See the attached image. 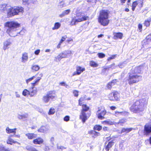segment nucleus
Here are the masks:
<instances>
[{
	"label": "nucleus",
	"instance_id": "obj_1",
	"mask_svg": "<svg viewBox=\"0 0 151 151\" xmlns=\"http://www.w3.org/2000/svg\"><path fill=\"white\" fill-rule=\"evenodd\" d=\"M3 11L5 13L7 14L8 17H10L22 15L24 12V9L21 6H15L13 7L8 6L4 8Z\"/></svg>",
	"mask_w": 151,
	"mask_h": 151
},
{
	"label": "nucleus",
	"instance_id": "obj_2",
	"mask_svg": "<svg viewBox=\"0 0 151 151\" xmlns=\"http://www.w3.org/2000/svg\"><path fill=\"white\" fill-rule=\"evenodd\" d=\"M147 103V101L145 99L136 101L131 107L130 109L134 113H139L143 111Z\"/></svg>",
	"mask_w": 151,
	"mask_h": 151
},
{
	"label": "nucleus",
	"instance_id": "obj_3",
	"mask_svg": "<svg viewBox=\"0 0 151 151\" xmlns=\"http://www.w3.org/2000/svg\"><path fill=\"white\" fill-rule=\"evenodd\" d=\"M20 24L17 22L14 21L8 22L5 24V26L7 28L6 32L9 35L12 37H14L17 35L13 34L17 30V29L20 26Z\"/></svg>",
	"mask_w": 151,
	"mask_h": 151
},
{
	"label": "nucleus",
	"instance_id": "obj_4",
	"mask_svg": "<svg viewBox=\"0 0 151 151\" xmlns=\"http://www.w3.org/2000/svg\"><path fill=\"white\" fill-rule=\"evenodd\" d=\"M43 75V74L42 73L40 72L37 73L35 75V76L37 77V78L33 83H31V87L29 88L30 91V96H33L36 94L37 92V89L36 88H35V87L38 84Z\"/></svg>",
	"mask_w": 151,
	"mask_h": 151
},
{
	"label": "nucleus",
	"instance_id": "obj_5",
	"mask_svg": "<svg viewBox=\"0 0 151 151\" xmlns=\"http://www.w3.org/2000/svg\"><path fill=\"white\" fill-rule=\"evenodd\" d=\"M109 14L107 10H104L100 12L98 18V21L101 25L106 26L109 24Z\"/></svg>",
	"mask_w": 151,
	"mask_h": 151
},
{
	"label": "nucleus",
	"instance_id": "obj_6",
	"mask_svg": "<svg viewBox=\"0 0 151 151\" xmlns=\"http://www.w3.org/2000/svg\"><path fill=\"white\" fill-rule=\"evenodd\" d=\"M88 17L83 13H77L76 16L72 18L70 24L71 25H75L77 23L87 20Z\"/></svg>",
	"mask_w": 151,
	"mask_h": 151
},
{
	"label": "nucleus",
	"instance_id": "obj_7",
	"mask_svg": "<svg viewBox=\"0 0 151 151\" xmlns=\"http://www.w3.org/2000/svg\"><path fill=\"white\" fill-rule=\"evenodd\" d=\"M81 106H82V110L80 116V118L82 120V122L84 123L90 116L89 114H86L85 112L89 110V108L86 104H83Z\"/></svg>",
	"mask_w": 151,
	"mask_h": 151
},
{
	"label": "nucleus",
	"instance_id": "obj_8",
	"mask_svg": "<svg viewBox=\"0 0 151 151\" xmlns=\"http://www.w3.org/2000/svg\"><path fill=\"white\" fill-rule=\"evenodd\" d=\"M141 77L139 75L130 74L128 79V83L131 85L137 83L141 79Z\"/></svg>",
	"mask_w": 151,
	"mask_h": 151
},
{
	"label": "nucleus",
	"instance_id": "obj_9",
	"mask_svg": "<svg viewBox=\"0 0 151 151\" xmlns=\"http://www.w3.org/2000/svg\"><path fill=\"white\" fill-rule=\"evenodd\" d=\"M106 113V111L101 106L98 108L96 114L99 119H102L104 118V116Z\"/></svg>",
	"mask_w": 151,
	"mask_h": 151
},
{
	"label": "nucleus",
	"instance_id": "obj_10",
	"mask_svg": "<svg viewBox=\"0 0 151 151\" xmlns=\"http://www.w3.org/2000/svg\"><path fill=\"white\" fill-rule=\"evenodd\" d=\"M143 1L142 0H138L133 2L132 6V10L134 11L137 6L139 8H141L143 6Z\"/></svg>",
	"mask_w": 151,
	"mask_h": 151
},
{
	"label": "nucleus",
	"instance_id": "obj_11",
	"mask_svg": "<svg viewBox=\"0 0 151 151\" xmlns=\"http://www.w3.org/2000/svg\"><path fill=\"white\" fill-rule=\"evenodd\" d=\"M119 95L116 92L110 93L108 96L109 100L111 101H118L119 100Z\"/></svg>",
	"mask_w": 151,
	"mask_h": 151
},
{
	"label": "nucleus",
	"instance_id": "obj_12",
	"mask_svg": "<svg viewBox=\"0 0 151 151\" xmlns=\"http://www.w3.org/2000/svg\"><path fill=\"white\" fill-rule=\"evenodd\" d=\"M151 133V123L147 124L144 127V134L147 136Z\"/></svg>",
	"mask_w": 151,
	"mask_h": 151
},
{
	"label": "nucleus",
	"instance_id": "obj_13",
	"mask_svg": "<svg viewBox=\"0 0 151 151\" xmlns=\"http://www.w3.org/2000/svg\"><path fill=\"white\" fill-rule=\"evenodd\" d=\"M85 69L84 68H82L80 66H77L76 68V71L73 73V76H74L76 75H79L82 73L84 71Z\"/></svg>",
	"mask_w": 151,
	"mask_h": 151
},
{
	"label": "nucleus",
	"instance_id": "obj_14",
	"mask_svg": "<svg viewBox=\"0 0 151 151\" xmlns=\"http://www.w3.org/2000/svg\"><path fill=\"white\" fill-rule=\"evenodd\" d=\"M13 136H14V135H10L8 137V139L6 140L7 144L11 145H12L13 143H17L20 145V143L14 140L13 139L11 138V137H13Z\"/></svg>",
	"mask_w": 151,
	"mask_h": 151
},
{
	"label": "nucleus",
	"instance_id": "obj_15",
	"mask_svg": "<svg viewBox=\"0 0 151 151\" xmlns=\"http://www.w3.org/2000/svg\"><path fill=\"white\" fill-rule=\"evenodd\" d=\"M141 67H135L134 68H133L131 71V74L134 75L137 74L139 75L141 72Z\"/></svg>",
	"mask_w": 151,
	"mask_h": 151
},
{
	"label": "nucleus",
	"instance_id": "obj_16",
	"mask_svg": "<svg viewBox=\"0 0 151 151\" xmlns=\"http://www.w3.org/2000/svg\"><path fill=\"white\" fill-rule=\"evenodd\" d=\"M28 54L25 52L22 53L21 58V62L23 63H26L28 60Z\"/></svg>",
	"mask_w": 151,
	"mask_h": 151
},
{
	"label": "nucleus",
	"instance_id": "obj_17",
	"mask_svg": "<svg viewBox=\"0 0 151 151\" xmlns=\"http://www.w3.org/2000/svg\"><path fill=\"white\" fill-rule=\"evenodd\" d=\"M28 117L27 113H24L23 114H18L17 116L18 119L20 120L25 121Z\"/></svg>",
	"mask_w": 151,
	"mask_h": 151
},
{
	"label": "nucleus",
	"instance_id": "obj_18",
	"mask_svg": "<svg viewBox=\"0 0 151 151\" xmlns=\"http://www.w3.org/2000/svg\"><path fill=\"white\" fill-rule=\"evenodd\" d=\"M63 58H65L69 56H70L72 54V51L69 50H65L63 52L61 53Z\"/></svg>",
	"mask_w": 151,
	"mask_h": 151
},
{
	"label": "nucleus",
	"instance_id": "obj_19",
	"mask_svg": "<svg viewBox=\"0 0 151 151\" xmlns=\"http://www.w3.org/2000/svg\"><path fill=\"white\" fill-rule=\"evenodd\" d=\"M43 139L40 137L34 139L33 141V143L35 144L40 145L43 143Z\"/></svg>",
	"mask_w": 151,
	"mask_h": 151
},
{
	"label": "nucleus",
	"instance_id": "obj_20",
	"mask_svg": "<svg viewBox=\"0 0 151 151\" xmlns=\"http://www.w3.org/2000/svg\"><path fill=\"white\" fill-rule=\"evenodd\" d=\"M50 99H53L56 97L55 92L54 91H50L49 92L47 95Z\"/></svg>",
	"mask_w": 151,
	"mask_h": 151
},
{
	"label": "nucleus",
	"instance_id": "obj_21",
	"mask_svg": "<svg viewBox=\"0 0 151 151\" xmlns=\"http://www.w3.org/2000/svg\"><path fill=\"white\" fill-rule=\"evenodd\" d=\"M113 38L115 40L118 39H122L123 36V34L121 33H113Z\"/></svg>",
	"mask_w": 151,
	"mask_h": 151
},
{
	"label": "nucleus",
	"instance_id": "obj_22",
	"mask_svg": "<svg viewBox=\"0 0 151 151\" xmlns=\"http://www.w3.org/2000/svg\"><path fill=\"white\" fill-rule=\"evenodd\" d=\"M25 135L29 139H32L35 138L37 136L36 134L32 133H28L26 134Z\"/></svg>",
	"mask_w": 151,
	"mask_h": 151
},
{
	"label": "nucleus",
	"instance_id": "obj_23",
	"mask_svg": "<svg viewBox=\"0 0 151 151\" xmlns=\"http://www.w3.org/2000/svg\"><path fill=\"white\" fill-rule=\"evenodd\" d=\"M102 123L104 125H112L115 124L116 122L114 121H112L110 120H108L102 122Z\"/></svg>",
	"mask_w": 151,
	"mask_h": 151
},
{
	"label": "nucleus",
	"instance_id": "obj_24",
	"mask_svg": "<svg viewBox=\"0 0 151 151\" xmlns=\"http://www.w3.org/2000/svg\"><path fill=\"white\" fill-rule=\"evenodd\" d=\"M114 142L113 141L109 142L108 144L105 147V150L106 151H109V150L113 145Z\"/></svg>",
	"mask_w": 151,
	"mask_h": 151
},
{
	"label": "nucleus",
	"instance_id": "obj_25",
	"mask_svg": "<svg viewBox=\"0 0 151 151\" xmlns=\"http://www.w3.org/2000/svg\"><path fill=\"white\" fill-rule=\"evenodd\" d=\"M17 129L14 128V129H10L9 127L6 128V132L8 134H10L13 133L15 134L16 132Z\"/></svg>",
	"mask_w": 151,
	"mask_h": 151
},
{
	"label": "nucleus",
	"instance_id": "obj_26",
	"mask_svg": "<svg viewBox=\"0 0 151 151\" xmlns=\"http://www.w3.org/2000/svg\"><path fill=\"white\" fill-rule=\"evenodd\" d=\"M31 70L33 72L37 71L40 69L39 66L37 65H32Z\"/></svg>",
	"mask_w": 151,
	"mask_h": 151
},
{
	"label": "nucleus",
	"instance_id": "obj_27",
	"mask_svg": "<svg viewBox=\"0 0 151 151\" xmlns=\"http://www.w3.org/2000/svg\"><path fill=\"white\" fill-rule=\"evenodd\" d=\"M0 150L3 151H16L14 150L9 149V148L5 147L3 145H0Z\"/></svg>",
	"mask_w": 151,
	"mask_h": 151
},
{
	"label": "nucleus",
	"instance_id": "obj_28",
	"mask_svg": "<svg viewBox=\"0 0 151 151\" xmlns=\"http://www.w3.org/2000/svg\"><path fill=\"white\" fill-rule=\"evenodd\" d=\"M48 130V129L46 127L42 126L38 130V132H40L45 133Z\"/></svg>",
	"mask_w": 151,
	"mask_h": 151
},
{
	"label": "nucleus",
	"instance_id": "obj_29",
	"mask_svg": "<svg viewBox=\"0 0 151 151\" xmlns=\"http://www.w3.org/2000/svg\"><path fill=\"white\" fill-rule=\"evenodd\" d=\"M133 129H134L132 128H123L122 129L121 133H128L132 131Z\"/></svg>",
	"mask_w": 151,
	"mask_h": 151
},
{
	"label": "nucleus",
	"instance_id": "obj_30",
	"mask_svg": "<svg viewBox=\"0 0 151 151\" xmlns=\"http://www.w3.org/2000/svg\"><path fill=\"white\" fill-rule=\"evenodd\" d=\"M11 43L10 41H6L4 43V45L3 49L5 50L6 49L8 48V47L10 45Z\"/></svg>",
	"mask_w": 151,
	"mask_h": 151
},
{
	"label": "nucleus",
	"instance_id": "obj_31",
	"mask_svg": "<svg viewBox=\"0 0 151 151\" xmlns=\"http://www.w3.org/2000/svg\"><path fill=\"white\" fill-rule=\"evenodd\" d=\"M61 24L60 23L57 22L55 23L54 26L52 28L53 30H57L59 29L60 27Z\"/></svg>",
	"mask_w": 151,
	"mask_h": 151
},
{
	"label": "nucleus",
	"instance_id": "obj_32",
	"mask_svg": "<svg viewBox=\"0 0 151 151\" xmlns=\"http://www.w3.org/2000/svg\"><path fill=\"white\" fill-rule=\"evenodd\" d=\"M70 12V10L69 9H67L64 11L62 14H60L59 16V17L62 18L68 14Z\"/></svg>",
	"mask_w": 151,
	"mask_h": 151
},
{
	"label": "nucleus",
	"instance_id": "obj_33",
	"mask_svg": "<svg viewBox=\"0 0 151 151\" xmlns=\"http://www.w3.org/2000/svg\"><path fill=\"white\" fill-rule=\"evenodd\" d=\"M150 22H151V18H149L145 21L144 24L145 26L147 27L150 26Z\"/></svg>",
	"mask_w": 151,
	"mask_h": 151
},
{
	"label": "nucleus",
	"instance_id": "obj_34",
	"mask_svg": "<svg viewBox=\"0 0 151 151\" xmlns=\"http://www.w3.org/2000/svg\"><path fill=\"white\" fill-rule=\"evenodd\" d=\"M22 95L25 96H27L28 95H30V92L26 89L23 90L22 93Z\"/></svg>",
	"mask_w": 151,
	"mask_h": 151
},
{
	"label": "nucleus",
	"instance_id": "obj_35",
	"mask_svg": "<svg viewBox=\"0 0 151 151\" xmlns=\"http://www.w3.org/2000/svg\"><path fill=\"white\" fill-rule=\"evenodd\" d=\"M90 64L91 66L93 67H96L98 66L97 63L92 60L90 62Z\"/></svg>",
	"mask_w": 151,
	"mask_h": 151
},
{
	"label": "nucleus",
	"instance_id": "obj_36",
	"mask_svg": "<svg viewBox=\"0 0 151 151\" xmlns=\"http://www.w3.org/2000/svg\"><path fill=\"white\" fill-rule=\"evenodd\" d=\"M65 6L64 1H60L58 4V6L59 8H61Z\"/></svg>",
	"mask_w": 151,
	"mask_h": 151
},
{
	"label": "nucleus",
	"instance_id": "obj_37",
	"mask_svg": "<svg viewBox=\"0 0 151 151\" xmlns=\"http://www.w3.org/2000/svg\"><path fill=\"white\" fill-rule=\"evenodd\" d=\"M85 100V98L84 97H82L79 100V104L80 106H81L84 103Z\"/></svg>",
	"mask_w": 151,
	"mask_h": 151
},
{
	"label": "nucleus",
	"instance_id": "obj_38",
	"mask_svg": "<svg viewBox=\"0 0 151 151\" xmlns=\"http://www.w3.org/2000/svg\"><path fill=\"white\" fill-rule=\"evenodd\" d=\"M35 77H36V78H37V77L35 75V76H33L32 77L26 80V83L28 84L31 81H32Z\"/></svg>",
	"mask_w": 151,
	"mask_h": 151
},
{
	"label": "nucleus",
	"instance_id": "obj_39",
	"mask_svg": "<svg viewBox=\"0 0 151 151\" xmlns=\"http://www.w3.org/2000/svg\"><path fill=\"white\" fill-rule=\"evenodd\" d=\"M50 99L48 96L47 95L43 96V100L45 103H47L49 101Z\"/></svg>",
	"mask_w": 151,
	"mask_h": 151
},
{
	"label": "nucleus",
	"instance_id": "obj_40",
	"mask_svg": "<svg viewBox=\"0 0 151 151\" xmlns=\"http://www.w3.org/2000/svg\"><path fill=\"white\" fill-rule=\"evenodd\" d=\"M102 127L99 125H96L94 127V129L95 130L100 131L102 129Z\"/></svg>",
	"mask_w": 151,
	"mask_h": 151
},
{
	"label": "nucleus",
	"instance_id": "obj_41",
	"mask_svg": "<svg viewBox=\"0 0 151 151\" xmlns=\"http://www.w3.org/2000/svg\"><path fill=\"white\" fill-rule=\"evenodd\" d=\"M55 109L53 108H51L48 112V114L49 115H52L55 113Z\"/></svg>",
	"mask_w": 151,
	"mask_h": 151
},
{
	"label": "nucleus",
	"instance_id": "obj_42",
	"mask_svg": "<svg viewBox=\"0 0 151 151\" xmlns=\"http://www.w3.org/2000/svg\"><path fill=\"white\" fill-rule=\"evenodd\" d=\"M62 53H60L59 55H58L56 57H55L56 61L58 60L60 61L62 58H63L62 57Z\"/></svg>",
	"mask_w": 151,
	"mask_h": 151
},
{
	"label": "nucleus",
	"instance_id": "obj_43",
	"mask_svg": "<svg viewBox=\"0 0 151 151\" xmlns=\"http://www.w3.org/2000/svg\"><path fill=\"white\" fill-rule=\"evenodd\" d=\"M93 148L92 146L90 144H88L87 145V151H91L92 150Z\"/></svg>",
	"mask_w": 151,
	"mask_h": 151
},
{
	"label": "nucleus",
	"instance_id": "obj_44",
	"mask_svg": "<svg viewBox=\"0 0 151 151\" xmlns=\"http://www.w3.org/2000/svg\"><path fill=\"white\" fill-rule=\"evenodd\" d=\"M126 122V120L125 119H122L119 120L118 123V124H120V125H122V124Z\"/></svg>",
	"mask_w": 151,
	"mask_h": 151
},
{
	"label": "nucleus",
	"instance_id": "obj_45",
	"mask_svg": "<svg viewBox=\"0 0 151 151\" xmlns=\"http://www.w3.org/2000/svg\"><path fill=\"white\" fill-rule=\"evenodd\" d=\"M150 40L149 39H146L144 40L142 42L143 45L144 46V45H145L147 44H148V42Z\"/></svg>",
	"mask_w": 151,
	"mask_h": 151
},
{
	"label": "nucleus",
	"instance_id": "obj_46",
	"mask_svg": "<svg viewBox=\"0 0 151 151\" xmlns=\"http://www.w3.org/2000/svg\"><path fill=\"white\" fill-rule=\"evenodd\" d=\"M116 57V55H113L111 57H109L107 59V60L109 61L111 60L114 59Z\"/></svg>",
	"mask_w": 151,
	"mask_h": 151
},
{
	"label": "nucleus",
	"instance_id": "obj_47",
	"mask_svg": "<svg viewBox=\"0 0 151 151\" xmlns=\"http://www.w3.org/2000/svg\"><path fill=\"white\" fill-rule=\"evenodd\" d=\"M78 91L76 90H74L73 91V93L74 96L76 97H78Z\"/></svg>",
	"mask_w": 151,
	"mask_h": 151
},
{
	"label": "nucleus",
	"instance_id": "obj_48",
	"mask_svg": "<svg viewBox=\"0 0 151 151\" xmlns=\"http://www.w3.org/2000/svg\"><path fill=\"white\" fill-rule=\"evenodd\" d=\"M98 55L100 58H103L105 57V55L101 53H98Z\"/></svg>",
	"mask_w": 151,
	"mask_h": 151
},
{
	"label": "nucleus",
	"instance_id": "obj_49",
	"mask_svg": "<svg viewBox=\"0 0 151 151\" xmlns=\"http://www.w3.org/2000/svg\"><path fill=\"white\" fill-rule=\"evenodd\" d=\"M57 148L58 150L59 151H61L65 149V148H64V147L61 146H58V145L57 146Z\"/></svg>",
	"mask_w": 151,
	"mask_h": 151
},
{
	"label": "nucleus",
	"instance_id": "obj_50",
	"mask_svg": "<svg viewBox=\"0 0 151 151\" xmlns=\"http://www.w3.org/2000/svg\"><path fill=\"white\" fill-rule=\"evenodd\" d=\"M126 63H125L123 62L122 63H120L119 65L118 66L120 68H122L124 67Z\"/></svg>",
	"mask_w": 151,
	"mask_h": 151
},
{
	"label": "nucleus",
	"instance_id": "obj_51",
	"mask_svg": "<svg viewBox=\"0 0 151 151\" xmlns=\"http://www.w3.org/2000/svg\"><path fill=\"white\" fill-rule=\"evenodd\" d=\"M23 4L25 5H28L29 3V0H22Z\"/></svg>",
	"mask_w": 151,
	"mask_h": 151
},
{
	"label": "nucleus",
	"instance_id": "obj_52",
	"mask_svg": "<svg viewBox=\"0 0 151 151\" xmlns=\"http://www.w3.org/2000/svg\"><path fill=\"white\" fill-rule=\"evenodd\" d=\"M26 30L25 29H23L19 33L21 35H23L24 33H26Z\"/></svg>",
	"mask_w": 151,
	"mask_h": 151
},
{
	"label": "nucleus",
	"instance_id": "obj_53",
	"mask_svg": "<svg viewBox=\"0 0 151 151\" xmlns=\"http://www.w3.org/2000/svg\"><path fill=\"white\" fill-rule=\"evenodd\" d=\"M112 86H113V85H112L111 83L110 82L107 85V87L108 89H110L111 88Z\"/></svg>",
	"mask_w": 151,
	"mask_h": 151
},
{
	"label": "nucleus",
	"instance_id": "obj_54",
	"mask_svg": "<svg viewBox=\"0 0 151 151\" xmlns=\"http://www.w3.org/2000/svg\"><path fill=\"white\" fill-rule=\"evenodd\" d=\"M66 36H64L62 37L59 43L61 44L63 43V42L65 40L66 38Z\"/></svg>",
	"mask_w": 151,
	"mask_h": 151
},
{
	"label": "nucleus",
	"instance_id": "obj_55",
	"mask_svg": "<svg viewBox=\"0 0 151 151\" xmlns=\"http://www.w3.org/2000/svg\"><path fill=\"white\" fill-rule=\"evenodd\" d=\"M118 82L117 80L116 79H114L113 80L111 83L112 84V85H114Z\"/></svg>",
	"mask_w": 151,
	"mask_h": 151
},
{
	"label": "nucleus",
	"instance_id": "obj_56",
	"mask_svg": "<svg viewBox=\"0 0 151 151\" xmlns=\"http://www.w3.org/2000/svg\"><path fill=\"white\" fill-rule=\"evenodd\" d=\"M92 134H94L96 136L100 135V134L99 132H98L94 131L92 132Z\"/></svg>",
	"mask_w": 151,
	"mask_h": 151
},
{
	"label": "nucleus",
	"instance_id": "obj_57",
	"mask_svg": "<svg viewBox=\"0 0 151 151\" xmlns=\"http://www.w3.org/2000/svg\"><path fill=\"white\" fill-rule=\"evenodd\" d=\"M70 117L69 116H66L64 118V120L65 122H68L69 121Z\"/></svg>",
	"mask_w": 151,
	"mask_h": 151
},
{
	"label": "nucleus",
	"instance_id": "obj_58",
	"mask_svg": "<svg viewBox=\"0 0 151 151\" xmlns=\"http://www.w3.org/2000/svg\"><path fill=\"white\" fill-rule=\"evenodd\" d=\"M122 113V112L116 111L115 113V115L116 116H118L119 115H121Z\"/></svg>",
	"mask_w": 151,
	"mask_h": 151
},
{
	"label": "nucleus",
	"instance_id": "obj_59",
	"mask_svg": "<svg viewBox=\"0 0 151 151\" xmlns=\"http://www.w3.org/2000/svg\"><path fill=\"white\" fill-rule=\"evenodd\" d=\"M32 147V146H27L26 147V148L27 150L31 151Z\"/></svg>",
	"mask_w": 151,
	"mask_h": 151
},
{
	"label": "nucleus",
	"instance_id": "obj_60",
	"mask_svg": "<svg viewBox=\"0 0 151 151\" xmlns=\"http://www.w3.org/2000/svg\"><path fill=\"white\" fill-rule=\"evenodd\" d=\"M15 94L16 97L19 98L20 97V95L17 92H15Z\"/></svg>",
	"mask_w": 151,
	"mask_h": 151
},
{
	"label": "nucleus",
	"instance_id": "obj_61",
	"mask_svg": "<svg viewBox=\"0 0 151 151\" xmlns=\"http://www.w3.org/2000/svg\"><path fill=\"white\" fill-rule=\"evenodd\" d=\"M40 50H36L35 52V53L36 55H38L40 52Z\"/></svg>",
	"mask_w": 151,
	"mask_h": 151
},
{
	"label": "nucleus",
	"instance_id": "obj_62",
	"mask_svg": "<svg viewBox=\"0 0 151 151\" xmlns=\"http://www.w3.org/2000/svg\"><path fill=\"white\" fill-rule=\"evenodd\" d=\"M44 150L45 151H49V148L48 147L45 146Z\"/></svg>",
	"mask_w": 151,
	"mask_h": 151
},
{
	"label": "nucleus",
	"instance_id": "obj_63",
	"mask_svg": "<svg viewBox=\"0 0 151 151\" xmlns=\"http://www.w3.org/2000/svg\"><path fill=\"white\" fill-rule=\"evenodd\" d=\"M66 83L65 82H60L59 84L61 85V86H65V84Z\"/></svg>",
	"mask_w": 151,
	"mask_h": 151
},
{
	"label": "nucleus",
	"instance_id": "obj_64",
	"mask_svg": "<svg viewBox=\"0 0 151 151\" xmlns=\"http://www.w3.org/2000/svg\"><path fill=\"white\" fill-rule=\"evenodd\" d=\"M31 151H38L37 150L36 148L34 147H32V149H31Z\"/></svg>",
	"mask_w": 151,
	"mask_h": 151
}]
</instances>
